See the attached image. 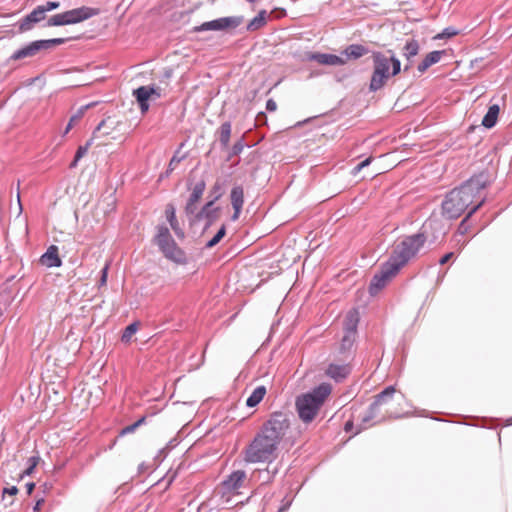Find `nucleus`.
Wrapping results in <instances>:
<instances>
[{
    "label": "nucleus",
    "instance_id": "7c9ffc66",
    "mask_svg": "<svg viewBox=\"0 0 512 512\" xmlns=\"http://www.w3.org/2000/svg\"><path fill=\"white\" fill-rule=\"evenodd\" d=\"M266 11L261 10L246 26L247 31H256L266 24Z\"/></svg>",
    "mask_w": 512,
    "mask_h": 512
},
{
    "label": "nucleus",
    "instance_id": "f704fd0d",
    "mask_svg": "<svg viewBox=\"0 0 512 512\" xmlns=\"http://www.w3.org/2000/svg\"><path fill=\"white\" fill-rule=\"evenodd\" d=\"M245 146H246L245 139H244V136H242L231 147L228 159H231L234 156L240 155L242 153V151L244 150Z\"/></svg>",
    "mask_w": 512,
    "mask_h": 512
},
{
    "label": "nucleus",
    "instance_id": "412c9836",
    "mask_svg": "<svg viewBox=\"0 0 512 512\" xmlns=\"http://www.w3.org/2000/svg\"><path fill=\"white\" fill-rule=\"evenodd\" d=\"M378 414V407H374V404L371 403L369 408L361 415L360 423L358 425V429L355 434L359 433L362 430H365L375 424L372 420Z\"/></svg>",
    "mask_w": 512,
    "mask_h": 512
},
{
    "label": "nucleus",
    "instance_id": "ddd939ff",
    "mask_svg": "<svg viewBox=\"0 0 512 512\" xmlns=\"http://www.w3.org/2000/svg\"><path fill=\"white\" fill-rule=\"evenodd\" d=\"M45 18L46 16L42 13V9L37 6L19 21L18 29L21 33L28 32L32 30L35 24L40 23Z\"/></svg>",
    "mask_w": 512,
    "mask_h": 512
},
{
    "label": "nucleus",
    "instance_id": "8fccbe9b",
    "mask_svg": "<svg viewBox=\"0 0 512 512\" xmlns=\"http://www.w3.org/2000/svg\"><path fill=\"white\" fill-rule=\"evenodd\" d=\"M43 503H44V499L43 498L37 500L35 506L33 507V510L34 511H38Z\"/></svg>",
    "mask_w": 512,
    "mask_h": 512
},
{
    "label": "nucleus",
    "instance_id": "2eb2a0df",
    "mask_svg": "<svg viewBox=\"0 0 512 512\" xmlns=\"http://www.w3.org/2000/svg\"><path fill=\"white\" fill-rule=\"evenodd\" d=\"M41 50H43V48L40 40H35L15 50L10 56L9 60L17 61L28 57H33Z\"/></svg>",
    "mask_w": 512,
    "mask_h": 512
},
{
    "label": "nucleus",
    "instance_id": "a211bd4d",
    "mask_svg": "<svg viewBox=\"0 0 512 512\" xmlns=\"http://www.w3.org/2000/svg\"><path fill=\"white\" fill-rule=\"evenodd\" d=\"M40 263L47 268L61 267L62 260L58 255V247L51 245L46 252L40 257Z\"/></svg>",
    "mask_w": 512,
    "mask_h": 512
},
{
    "label": "nucleus",
    "instance_id": "a878e982",
    "mask_svg": "<svg viewBox=\"0 0 512 512\" xmlns=\"http://www.w3.org/2000/svg\"><path fill=\"white\" fill-rule=\"evenodd\" d=\"M152 92H156L154 86H140L134 90L133 95L135 96L138 104H142L149 101L152 96Z\"/></svg>",
    "mask_w": 512,
    "mask_h": 512
},
{
    "label": "nucleus",
    "instance_id": "3c124183",
    "mask_svg": "<svg viewBox=\"0 0 512 512\" xmlns=\"http://www.w3.org/2000/svg\"><path fill=\"white\" fill-rule=\"evenodd\" d=\"M83 392H85V389H84L83 386H74V389L72 391L73 394H75V393H79L80 394V393H83Z\"/></svg>",
    "mask_w": 512,
    "mask_h": 512
},
{
    "label": "nucleus",
    "instance_id": "680f3d73",
    "mask_svg": "<svg viewBox=\"0 0 512 512\" xmlns=\"http://www.w3.org/2000/svg\"><path fill=\"white\" fill-rule=\"evenodd\" d=\"M78 162H79V161H76V157H74L73 161H72V162H71V164H70V168H74V167H76V166H77V164H78Z\"/></svg>",
    "mask_w": 512,
    "mask_h": 512
},
{
    "label": "nucleus",
    "instance_id": "72a5a7b5",
    "mask_svg": "<svg viewBox=\"0 0 512 512\" xmlns=\"http://www.w3.org/2000/svg\"><path fill=\"white\" fill-rule=\"evenodd\" d=\"M226 235V225L223 224L217 233L205 244V248L210 249L216 246Z\"/></svg>",
    "mask_w": 512,
    "mask_h": 512
},
{
    "label": "nucleus",
    "instance_id": "864d4df0",
    "mask_svg": "<svg viewBox=\"0 0 512 512\" xmlns=\"http://www.w3.org/2000/svg\"><path fill=\"white\" fill-rule=\"evenodd\" d=\"M107 267H104L103 270H102V277H101V283H105L106 282V278H107Z\"/></svg>",
    "mask_w": 512,
    "mask_h": 512
},
{
    "label": "nucleus",
    "instance_id": "338daca9",
    "mask_svg": "<svg viewBox=\"0 0 512 512\" xmlns=\"http://www.w3.org/2000/svg\"><path fill=\"white\" fill-rule=\"evenodd\" d=\"M506 422H507V425H512V417L508 418L506 420Z\"/></svg>",
    "mask_w": 512,
    "mask_h": 512
},
{
    "label": "nucleus",
    "instance_id": "473e14b6",
    "mask_svg": "<svg viewBox=\"0 0 512 512\" xmlns=\"http://www.w3.org/2000/svg\"><path fill=\"white\" fill-rule=\"evenodd\" d=\"M277 472H278V469L276 467H274L273 469H270L268 466L266 469L258 470L257 474H258V478L263 483H268L274 478V476L277 474Z\"/></svg>",
    "mask_w": 512,
    "mask_h": 512
},
{
    "label": "nucleus",
    "instance_id": "4be33fe9",
    "mask_svg": "<svg viewBox=\"0 0 512 512\" xmlns=\"http://www.w3.org/2000/svg\"><path fill=\"white\" fill-rule=\"evenodd\" d=\"M398 395V398L401 400L404 399V395L395 389V386H387L386 389H384L381 393H379L373 402L374 407L381 406L382 404H385L389 402L395 395Z\"/></svg>",
    "mask_w": 512,
    "mask_h": 512
},
{
    "label": "nucleus",
    "instance_id": "5701e85b",
    "mask_svg": "<svg viewBox=\"0 0 512 512\" xmlns=\"http://www.w3.org/2000/svg\"><path fill=\"white\" fill-rule=\"evenodd\" d=\"M359 314L357 310L349 311L345 318L344 333L357 335Z\"/></svg>",
    "mask_w": 512,
    "mask_h": 512
},
{
    "label": "nucleus",
    "instance_id": "0eeeda50",
    "mask_svg": "<svg viewBox=\"0 0 512 512\" xmlns=\"http://www.w3.org/2000/svg\"><path fill=\"white\" fill-rule=\"evenodd\" d=\"M99 13V10L96 8L81 6L75 9L67 10L65 12L52 15L48 18L44 27H55V26H65V25H74L81 23L85 20L96 16Z\"/></svg>",
    "mask_w": 512,
    "mask_h": 512
},
{
    "label": "nucleus",
    "instance_id": "69168bd1",
    "mask_svg": "<svg viewBox=\"0 0 512 512\" xmlns=\"http://www.w3.org/2000/svg\"><path fill=\"white\" fill-rule=\"evenodd\" d=\"M410 67H411V65H410V63H408V64H406V65L404 66V69H403V70L406 72V71H408V70L410 69Z\"/></svg>",
    "mask_w": 512,
    "mask_h": 512
},
{
    "label": "nucleus",
    "instance_id": "2f4dec72",
    "mask_svg": "<svg viewBox=\"0 0 512 512\" xmlns=\"http://www.w3.org/2000/svg\"><path fill=\"white\" fill-rule=\"evenodd\" d=\"M485 200L486 198L483 197L475 206H473L467 213V215L465 216V218L460 222L459 224V231L461 233H465L466 230H467V226H466V223H467V220L473 215L475 214L479 208L485 203Z\"/></svg>",
    "mask_w": 512,
    "mask_h": 512
},
{
    "label": "nucleus",
    "instance_id": "6e6552de",
    "mask_svg": "<svg viewBox=\"0 0 512 512\" xmlns=\"http://www.w3.org/2000/svg\"><path fill=\"white\" fill-rule=\"evenodd\" d=\"M221 194L214 196L210 201H208L199 211H195V214L187 215L189 223L191 225L199 223L201 221H205V225L203 231H206L210 228L218 219L219 216V207H215L214 204L219 198Z\"/></svg>",
    "mask_w": 512,
    "mask_h": 512
},
{
    "label": "nucleus",
    "instance_id": "39448f33",
    "mask_svg": "<svg viewBox=\"0 0 512 512\" xmlns=\"http://www.w3.org/2000/svg\"><path fill=\"white\" fill-rule=\"evenodd\" d=\"M332 386H314L311 391L295 398V410L305 425L311 424L319 415L322 406L332 392Z\"/></svg>",
    "mask_w": 512,
    "mask_h": 512
},
{
    "label": "nucleus",
    "instance_id": "1a4fd4ad",
    "mask_svg": "<svg viewBox=\"0 0 512 512\" xmlns=\"http://www.w3.org/2000/svg\"><path fill=\"white\" fill-rule=\"evenodd\" d=\"M244 20L243 16H227L220 17L211 21L203 22L202 24L193 27V32H206V31H223L226 29H235Z\"/></svg>",
    "mask_w": 512,
    "mask_h": 512
},
{
    "label": "nucleus",
    "instance_id": "f03ea898",
    "mask_svg": "<svg viewBox=\"0 0 512 512\" xmlns=\"http://www.w3.org/2000/svg\"><path fill=\"white\" fill-rule=\"evenodd\" d=\"M289 427L290 422L286 414L273 413L242 451L244 462L247 464H271L277 458L278 446Z\"/></svg>",
    "mask_w": 512,
    "mask_h": 512
},
{
    "label": "nucleus",
    "instance_id": "37998d69",
    "mask_svg": "<svg viewBox=\"0 0 512 512\" xmlns=\"http://www.w3.org/2000/svg\"><path fill=\"white\" fill-rule=\"evenodd\" d=\"M277 109V103L273 99H268L266 102V110L274 112Z\"/></svg>",
    "mask_w": 512,
    "mask_h": 512
},
{
    "label": "nucleus",
    "instance_id": "bf43d9fd",
    "mask_svg": "<svg viewBox=\"0 0 512 512\" xmlns=\"http://www.w3.org/2000/svg\"><path fill=\"white\" fill-rule=\"evenodd\" d=\"M17 201H18V205H19V212L21 213L22 212V204H21V200H20L19 190L17 191Z\"/></svg>",
    "mask_w": 512,
    "mask_h": 512
},
{
    "label": "nucleus",
    "instance_id": "774afa93",
    "mask_svg": "<svg viewBox=\"0 0 512 512\" xmlns=\"http://www.w3.org/2000/svg\"><path fill=\"white\" fill-rule=\"evenodd\" d=\"M95 388H96V392H102L101 386H96Z\"/></svg>",
    "mask_w": 512,
    "mask_h": 512
},
{
    "label": "nucleus",
    "instance_id": "6e6d98bb",
    "mask_svg": "<svg viewBox=\"0 0 512 512\" xmlns=\"http://www.w3.org/2000/svg\"><path fill=\"white\" fill-rule=\"evenodd\" d=\"M140 106V109L144 112V111H147L148 108H149V103L148 102H145V103H142V104H139Z\"/></svg>",
    "mask_w": 512,
    "mask_h": 512
},
{
    "label": "nucleus",
    "instance_id": "09e8293b",
    "mask_svg": "<svg viewBox=\"0 0 512 512\" xmlns=\"http://www.w3.org/2000/svg\"><path fill=\"white\" fill-rule=\"evenodd\" d=\"M220 190H221V185H220V183H219V182H216V183L214 184L213 188H212V193H214V194H215V196H216V195H218V194H221V193H220Z\"/></svg>",
    "mask_w": 512,
    "mask_h": 512
},
{
    "label": "nucleus",
    "instance_id": "f3484780",
    "mask_svg": "<svg viewBox=\"0 0 512 512\" xmlns=\"http://www.w3.org/2000/svg\"><path fill=\"white\" fill-rule=\"evenodd\" d=\"M355 341H356V335L344 333L341 343H340L339 351H338L339 355L341 356L340 358H344L345 361H353V359H354L353 346H354Z\"/></svg>",
    "mask_w": 512,
    "mask_h": 512
},
{
    "label": "nucleus",
    "instance_id": "c85d7f7f",
    "mask_svg": "<svg viewBox=\"0 0 512 512\" xmlns=\"http://www.w3.org/2000/svg\"><path fill=\"white\" fill-rule=\"evenodd\" d=\"M184 146V143H182L179 147L178 150L175 151L174 155L172 156V158L170 159V162L168 164V167L166 169V171L164 173L161 174L160 176V179H163V178H166V177H169L170 174L173 172V170L175 169V166L180 163L181 161H183L185 158H186V154H183V155H179V152H180V149Z\"/></svg>",
    "mask_w": 512,
    "mask_h": 512
},
{
    "label": "nucleus",
    "instance_id": "e2e57ef3",
    "mask_svg": "<svg viewBox=\"0 0 512 512\" xmlns=\"http://www.w3.org/2000/svg\"><path fill=\"white\" fill-rule=\"evenodd\" d=\"M409 415H411V413H410V412H408V411H406V412H404L403 414H398V415H395L394 417H395V418H399V417H402V416H409Z\"/></svg>",
    "mask_w": 512,
    "mask_h": 512
},
{
    "label": "nucleus",
    "instance_id": "7ed1b4c3",
    "mask_svg": "<svg viewBox=\"0 0 512 512\" xmlns=\"http://www.w3.org/2000/svg\"><path fill=\"white\" fill-rule=\"evenodd\" d=\"M487 169L472 175L460 186L448 192L442 201V215L450 220L459 218L474 202L475 198L491 183Z\"/></svg>",
    "mask_w": 512,
    "mask_h": 512
},
{
    "label": "nucleus",
    "instance_id": "f257e3e1",
    "mask_svg": "<svg viewBox=\"0 0 512 512\" xmlns=\"http://www.w3.org/2000/svg\"><path fill=\"white\" fill-rule=\"evenodd\" d=\"M429 231L432 232L431 242L442 238L446 231L442 222L437 218L427 219L421 230L413 235L404 237L392 250L387 261L382 263L380 270L373 276L369 284V293L376 295L387 282L398 274L413 257L417 255L428 239Z\"/></svg>",
    "mask_w": 512,
    "mask_h": 512
},
{
    "label": "nucleus",
    "instance_id": "49530a36",
    "mask_svg": "<svg viewBox=\"0 0 512 512\" xmlns=\"http://www.w3.org/2000/svg\"><path fill=\"white\" fill-rule=\"evenodd\" d=\"M454 256V253L453 252H448L446 254H444L440 260H439V264L440 265H444L446 264L452 257Z\"/></svg>",
    "mask_w": 512,
    "mask_h": 512
},
{
    "label": "nucleus",
    "instance_id": "052dcab7",
    "mask_svg": "<svg viewBox=\"0 0 512 512\" xmlns=\"http://www.w3.org/2000/svg\"><path fill=\"white\" fill-rule=\"evenodd\" d=\"M145 422V417H141L139 420L135 422L136 426L139 427Z\"/></svg>",
    "mask_w": 512,
    "mask_h": 512
},
{
    "label": "nucleus",
    "instance_id": "e433bc0d",
    "mask_svg": "<svg viewBox=\"0 0 512 512\" xmlns=\"http://www.w3.org/2000/svg\"><path fill=\"white\" fill-rule=\"evenodd\" d=\"M69 38H52L40 40L43 50H47L56 45L64 44Z\"/></svg>",
    "mask_w": 512,
    "mask_h": 512
},
{
    "label": "nucleus",
    "instance_id": "603ef678",
    "mask_svg": "<svg viewBox=\"0 0 512 512\" xmlns=\"http://www.w3.org/2000/svg\"><path fill=\"white\" fill-rule=\"evenodd\" d=\"M352 428H353V422L352 421H348V422L345 423L344 429H345L346 432H350L352 430Z\"/></svg>",
    "mask_w": 512,
    "mask_h": 512
},
{
    "label": "nucleus",
    "instance_id": "c756f323",
    "mask_svg": "<svg viewBox=\"0 0 512 512\" xmlns=\"http://www.w3.org/2000/svg\"><path fill=\"white\" fill-rule=\"evenodd\" d=\"M265 394V386H257L251 393V395L247 398L246 405L251 408L257 406L261 402Z\"/></svg>",
    "mask_w": 512,
    "mask_h": 512
},
{
    "label": "nucleus",
    "instance_id": "4c0bfd02",
    "mask_svg": "<svg viewBox=\"0 0 512 512\" xmlns=\"http://www.w3.org/2000/svg\"><path fill=\"white\" fill-rule=\"evenodd\" d=\"M93 144V139H89L85 145H81L77 148L76 150V153H75V156L76 157V161H80V159L82 157H84L88 151V149L90 148V146Z\"/></svg>",
    "mask_w": 512,
    "mask_h": 512
},
{
    "label": "nucleus",
    "instance_id": "aec40b11",
    "mask_svg": "<svg viewBox=\"0 0 512 512\" xmlns=\"http://www.w3.org/2000/svg\"><path fill=\"white\" fill-rule=\"evenodd\" d=\"M446 54L445 50H434L429 52L424 59L418 64L417 70L423 74L429 67L438 63L441 57Z\"/></svg>",
    "mask_w": 512,
    "mask_h": 512
},
{
    "label": "nucleus",
    "instance_id": "c9c22d12",
    "mask_svg": "<svg viewBox=\"0 0 512 512\" xmlns=\"http://www.w3.org/2000/svg\"><path fill=\"white\" fill-rule=\"evenodd\" d=\"M137 330H138L137 322L130 323L128 326H126V328L124 329L122 336H121L122 342L128 343L131 340L132 335L135 334L137 332Z\"/></svg>",
    "mask_w": 512,
    "mask_h": 512
},
{
    "label": "nucleus",
    "instance_id": "cd10ccee",
    "mask_svg": "<svg viewBox=\"0 0 512 512\" xmlns=\"http://www.w3.org/2000/svg\"><path fill=\"white\" fill-rule=\"evenodd\" d=\"M166 217L175 234L178 237H184V232L179 228V224L175 216V208L171 204L166 208Z\"/></svg>",
    "mask_w": 512,
    "mask_h": 512
},
{
    "label": "nucleus",
    "instance_id": "393cba45",
    "mask_svg": "<svg viewBox=\"0 0 512 512\" xmlns=\"http://www.w3.org/2000/svg\"><path fill=\"white\" fill-rule=\"evenodd\" d=\"M499 105L493 104L488 108L487 113L484 115L482 119V125L485 128H493L496 125L498 115H499Z\"/></svg>",
    "mask_w": 512,
    "mask_h": 512
},
{
    "label": "nucleus",
    "instance_id": "a18cd8bd",
    "mask_svg": "<svg viewBox=\"0 0 512 512\" xmlns=\"http://www.w3.org/2000/svg\"><path fill=\"white\" fill-rule=\"evenodd\" d=\"M18 493V488L16 486H11L3 489V495L8 494L10 496H14Z\"/></svg>",
    "mask_w": 512,
    "mask_h": 512
},
{
    "label": "nucleus",
    "instance_id": "20e7f679",
    "mask_svg": "<svg viewBox=\"0 0 512 512\" xmlns=\"http://www.w3.org/2000/svg\"><path fill=\"white\" fill-rule=\"evenodd\" d=\"M371 60L373 70L368 89L370 92L376 93L383 89L391 78L401 72L402 65L392 49L371 51Z\"/></svg>",
    "mask_w": 512,
    "mask_h": 512
},
{
    "label": "nucleus",
    "instance_id": "9d476101",
    "mask_svg": "<svg viewBox=\"0 0 512 512\" xmlns=\"http://www.w3.org/2000/svg\"><path fill=\"white\" fill-rule=\"evenodd\" d=\"M352 361H345L344 358L334 359L325 370V375L336 383L342 382L352 372Z\"/></svg>",
    "mask_w": 512,
    "mask_h": 512
},
{
    "label": "nucleus",
    "instance_id": "9b49d317",
    "mask_svg": "<svg viewBox=\"0 0 512 512\" xmlns=\"http://www.w3.org/2000/svg\"><path fill=\"white\" fill-rule=\"evenodd\" d=\"M189 189L191 190V193L184 207L186 216L189 214H195V211L197 210V203L206 189V182L204 179H200Z\"/></svg>",
    "mask_w": 512,
    "mask_h": 512
},
{
    "label": "nucleus",
    "instance_id": "ea45409f",
    "mask_svg": "<svg viewBox=\"0 0 512 512\" xmlns=\"http://www.w3.org/2000/svg\"><path fill=\"white\" fill-rule=\"evenodd\" d=\"M458 34H459V31L456 28L449 26V27H446L443 29V31L438 35V38H440V39L451 38Z\"/></svg>",
    "mask_w": 512,
    "mask_h": 512
},
{
    "label": "nucleus",
    "instance_id": "de8ad7c7",
    "mask_svg": "<svg viewBox=\"0 0 512 512\" xmlns=\"http://www.w3.org/2000/svg\"><path fill=\"white\" fill-rule=\"evenodd\" d=\"M78 118H79V115H74L70 118L69 123L67 124V126L65 128L64 134H67L69 132V130L72 128L73 119H78Z\"/></svg>",
    "mask_w": 512,
    "mask_h": 512
},
{
    "label": "nucleus",
    "instance_id": "6ab92c4d",
    "mask_svg": "<svg viewBox=\"0 0 512 512\" xmlns=\"http://www.w3.org/2000/svg\"><path fill=\"white\" fill-rule=\"evenodd\" d=\"M369 52V48L362 44H350L341 52V55L347 62L348 60H357Z\"/></svg>",
    "mask_w": 512,
    "mask_h": 512
},
{
    "label": "nucleus",
    "instance_id": "79ce46f5",
    "mask_svg": "<svg viewBox=\"0 0 512 512\" xmlns=\"http://www.w3.org/2000/svg\"><path fill=\"white\" fill-rule=\"evenodd\" d=\"M29 462H30L29 467L24 471L25 475H30L32 473V471L34 470V468L37 465L38 457H30Z\"/></svg>",
    "mask_w": 512,
    "mask_h": 512
},
{
    "label": "nucleus",
    "instance_id": "58836bf2",
    "mask_svg": "<svg viewBox=\"0 0 512 512\" xmlns=\"http://www.w3.org/2000/svg\"><path fill=\"white\" fill-rule=\"evenodd\" d=\"M38 7L40 9H42V13H44V15L46 16L47 12L58 9L60 7V2L59 1H47L45 4L39 5Z\"/></svg>",
    "mask_w": 512,
    "mask_h": 512
},
{
    "label": "nucleus",
    "instance_id": "a19ab883",
    "mask_svg": "<svg viewBox=\"0 0 512 512\" xmlns=\"http://www.w3.org/2000/svg\"><path fill=\"white\" fill-rule=\"evenodd\" d=\"M372 161V158H366L360 163H358L352 170L353 174L356 175L358 172H360L363 168L367 167Z\"/></svg>",
    "mask_w": 512,
    "mask_h": 512
},
{
    "label": "nucleus",
    "instance_id": "13d9d810",
    "mask_svg": "<svg viewBox=\"0 0 512 512\" xmlns=\"http://www.w3.org/2000/svg\"><path fill=\"white\" fill-rule=\"evenodd\" d=\"M262 119H264V120L266 119V114L264 112H259L256 120L261 121Z\"/></svg>",
    "mask_w": 512,
    "mask_h": 512
},
{
    "label": "nucleus",
    "instance_id": "4468645a",
    "mask_svg": "<svg viewBox=\"0 0 512 512\" xmlns=\"http://www.w3.org/2000/svg\"><path fill=\"white\" fill-rule=\"evenodd\" d=\"M307 60L315 61L322 65L342 66L346 64V59L343 56H338L329 53L314 52L307 55Z\"/></svg>",
    "mask_w": 512,
    "mask_h": 512
},
{
    "label": "nucleus",
    "instance_id": "5fc2aeb1",
    "mask_svg": "<svg viewBox=\"0 0 512 512\" xmlns=\"http://www.w3.org/2000/svg\"><path fill=\"white\" fill-rule=\"evenodd\" d=\"M34 487H35V484H34V483H27V484H26L27 493H28V494H31V493H32V491H33V489H34Z\"/></svg>",
    "mask_w": 512,
    "mask_h": 512
},
{
    "label": "nucleus",
    "instance_id": "423d86ee",
    "mask_svg": "<svg viewBox=\"0 0 512 512\" xmlns=\"http://www.w3.org/2000/svg\"><path fill=\"white\" fill-rule=\"evenodd\" d=\"M154 243L158 246L166 259L181 265L187 263L185 251L177 245L169 229L165 225H159L157 227V234L154 237Z\"/></svg>",
    "mask_w": 512,
    "mask_h": 512
},
{
    "label": "nucleus",
    "instance_id": "f8f14e48",
    "mask_svg": "<svg viewBox=\"0 0 512 512\" xmlns=\"http://www.w3.org/2000/svg\"><path fill=\"white\" fill-rule=\"evenodd\" d=\"M247 474L244 470H236L230 473L223 481V489L227 492L238 490L245 486Z\"/></svg>",
    "mask_w": 512,
    "mask_h": 512
},
{
    "label": "nucleus",
    "instance_id": "4d7b16f0",
    "mask_svg": "<svg viewBox=\"0 0 512 512\" xmlns=\"http://www.w3.org/2000/svg\"><path fill=\"white\" fill-rule=\"evenodd\" d=\"M104 124H105V121H104V120H103V121H101V122L98 124V126L96 127V129L94 130L93 135H95V134H96V132L100 131V130H101V128L104 126Z\"/></svg>",
    "mask_w": 512,
    "mask_h": 512
},
{
    "label": "nucleus",
    "instance_id": "c03bdc74",
    "mask_svg": "<svg viewBox=\"0 0 512 512\" xmlns=\"http://www.w3.org/2000/svg\"><path fill=\"white\" fill-rule=\"evenodd\" d=\"M138 427L136 426L135 423L131 424V425H128L126 427H124L121 431V435H126V434H130V433H133Z\"/></svg>",
    "mask_w": 512,
    "mask_h": 512
},
{
    "label": "nucleus",
    "instance_id": "bb28decb",
    "mask_svg": "<svg viewBox=\"0 0 512 512\" xmlns=\"http://www.w3.org/2000/svg\"><path fill=\"white\" fill-rule=\"evenodd\" d=\"M419 50V42L413 38L409 39L406 41L403 47V56L407 59L408 62H410L411 59L419 53Z\"/></svg>",
    "mask_w": 512,
    "mask_h": 512
},
{
    "label": "nucleus",
    "instance_id": "dca6fc26",
    "mask_svg": "<svg viewBox=\"0 0 512 512\" xmlns=\"http://www.w3.org/2000/svg\"><path fill=\"white\" fill-rule=\"evenodd\" d=\"M231 205L233 207V215L231 220L235 221L239 218L244 204V189L241 185H235L230 192Z\"/></svg>",
    "mask_w": 512,
    "mask_h": 512
},
{
    "label": "nucleus",
    "instance_id": "b1692460",
    "mask_svg": "<svg viewBox=\"0 0 512 512\" xmlns=\"http://www.w3.org/2000/svg\"><path fill=\"white\" fill-rule=\"evenodd\" d=\"M231 131L232 124L230 121L223 122L217 130L218 139L222 149H227L229 147Z\"/></svg>",
    "mask_w": 512,
    "mask_h": 512
},
{
    "label": "nucleus",
    "instance_id": "0e129e2a",
    "mask_svg": "<svg viewBox=\"0 0 512 512\" xmlns=\"http://www.w3.org/2000/svg\"><path fill=\"white\" fill-rule=\"evenodd\" d=\"M152 95H155L157 98H159L161 96V93L159 92L158 89H156V92H152Z\"/></svg>",
    "mask_w": 512,
    "mask_h": 512
}]
</instances>
